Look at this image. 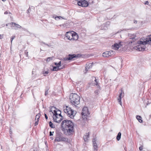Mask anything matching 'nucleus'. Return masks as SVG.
I'll use <instances>...</instances> for the list:
<instances>
[{"label": "nucleus", "mask_w": 151, "mask_h": 151, "mask_svg": "<svg viewBox=\"0 0 151 151\" xmlns=\"http://www.w3.org/2000/svg\"><path fill=\"white\" fill-rule=\"evenodd\" d=\"M74 124L69 120H65L63 121L61 124L62 130L65 134L70 135L73 132Z\"/></svg>", "instance_id": "nucleus-1"}, {"label": "nucleus", "mask_w": 151, "mask_h": 151, "mask_svg": "<svg viewBox=\"0 0 151 151\" xmlns=\"http://www.w3.org/2000/svg\"><path fill=\"white\" fill-rule=\"evenodd\" d=\"M139 44L134 47L135 50L137 51H141L145 50L147 44H151V35L147 36L146 38H141L140 40L137 42Z\"/></svg>", "instance_id": "nucleus-2"}, {"label": "nucleus", "mask_w": 151, "mask_h": 151, "mask_svg": "<svg viewBox=\"0 0 151 151\" xmlns=\"http://www.w3.org/2000/svg\"><path fill=\"white\" fill-rule=\"evenodd\" d=\"M70 99L72 104L75 106H76L80 103V97L76 94H71L70 96Z\"/></svg>", "instance_id": "nucleus-3"}, {"label": "nucleus", "mask_w": 151, "mask_h": 151, "mask_svg": "<svg viewBox=\"0 0 151 151\" xmlns=\"http://www.w3.org/2000/svg\"><path fill=\"white\" fill-rule=\"evenodd\" d=\"M63 111L70 118L73 119L75 116L76 112L74 111L71 109V108L68 106H64Z\"/></svg>", "instance_id": "nucleus-4"}, {"label": "nucleus", "mask_w": 151, "mask_h": 151, "mask_svg": "<svg viewBox=\"0 0 151 151\" xmlns=\"http://www.w3.org/2000/svg\"><path fill=\"white\" fill-rule=\"evenodd\" d=\"M55 141L57 142H68L69 141L68 138L63 137L60 134H57L55 139Z\"/></svg>", "instance_id": "nucleus-5"}, {"label": "nucleus", "mask_w": 151, "mask_h": 151, "mask_svg": "<svg viewBox=\"0 0 151 151\" xmlns=\"http://www.w3.org/2000/svg\"><path fill=\"white\" fill-rule=\"evenodd\" d=\"M89 113L88 109L87 107H84L82 109L81 114L82 118L84 119H87V116L89 115Z\"/></svg>", "instance_id": "nucleus-6"}, {"label": "nucleus", "mask_w": 151, "mask_h": 151, "mask_svg": "<svg viewBox=\"0 0 151 151\" xmlns=\"http://www.w3.org/2000/svg\"><path fill=\"white\" fill-rule=\"evenodd\" d=\"M79 54L76 55L74 54H69L68 57L64 58V60L66 61L67 60H71L74 58L79 57Z\"/></svg>", "instance_id": "nucleus-7"}, {"label": "nucleus", "mask_w": 151, "mask_h": 151, "mask_svg": "<svg viewBox=\"0 0 151 151\" xmlns=\"http://www.w3.org/2000/svg\"><path fill=\"white\" fill-rule=\"evenodd\" d=\"M115 54V52L114 51L110 50L109 51H106L103 53L102 56L105 57H108L111 56Z\"/></svg>", "instance_id": "nucleus-8"}, {"label": "nucleus", "mask_w": 151, "mask_h": 151, "mask_svg": "<svg viewBox=\"0 0 151 151\" xmlns=\"http://www.w3.org/2000/svg\"><path fill=\"white\" fill-rule=\"evenodd\" d=\"M78 5L82 7H86L88 6V2L86 0H81L79 2H77Z\"/></svg>", "instance_id": "nucleus-9"}, {"label": "nucleus", "mask_w": 151, "mask_h": 151, "mask_svg": "<svg viewBox=\"0 0 151 151\" xmlns=\"http://www.w3.org/2000/svg\"><path fill=\"white\" fill-rule=\"evenodd\" d=\"M123 43L121 42H119L118 43H116L112 45L113 49L115 50H117L119 48L121 47L122 46Z\"/></svg>", "instance_id": "nucleus-10"}, {"label": "nucleus", "mask_w": 151, "mask_h": 151, "mask_svg": "<svg viewBox=\"0 0 151 151\" xmlns=\"http://www.w3.org/2000/svg\"><path fill=\"white\" fill-rule=\"evenodd\" d=\"M10 24L11 26V27H12V26L13 27H14V29H15L17 30V28H20L22 27L19 25V24H17L14 22H11L10 23H8V24H6V26H7L8 25Z\"/></svg>", "instance_id": "nucleus-11"}, {"label": "nucleus", "mask_w": 151, "mask_h": 151, "mask_svg": "<svg viewBox=\"0 0 151 151\" xmlns=\"http://www.w3.org/2000/svg\"><path fill=\"white\" fill-rule=\"evenodd\" d=\"M96 138H94L92 140L93 151H97L98 150V147L96 142Z\"/></svg>", "instance_id": "nucleus-12"}, {"label": "nucleus", "mask_w": 151, "mask_h": 151, "mask_svg": "<svg viewBox=\"0 0 151 151\" xmlns=\"http://www.w3.org/2000/svg\"><path fill=\"white\" fill-rule=\"evenodd\" d=\"M73 31L68 32H66L65 35L67 39L69 40H71L72 39V35Z\"/></svg>", "instance_id": "nucleus-13"}, {"label": "nucleus", "mask_w": 151, "mask_h": 151, "mask_svg": "<svg viewBox=\"0 0 151 151\" xmlns=\"http://www.w3.org/2000/svg\"><path fill=\"white\" fill-rule=\"evenodd\" d=\"M54 121L57 123L60 122L62 119V117H59L57 115H53L52 116Z\"/></svg>", "instance_id": "nucleus-14"}, {"label": "nucleus", "mask_w": 151, "mask_h": 151, "mask_svg": "<svg viewBox=\"0 0 151 151\" xmlns=\"http://www.w3.org/2000/svg\"><path fill=\"white\" fill-rule=\"evenodd\" d=\"M124 96V93L123 91L121 90V92L118 98V101L119 104L122 106L121 98H123Z\"/></svg>", "instance_id": "nucleus-15"}, {"label": "nucleus", "mask_w": 151, "mask_h": 151, "mask_svg": "<svg viewBox=\"0 0 151 151\" xmlns=\"http://www.w3.org/2000/svg\"><path fill=\"white\" fill-rule=\"evenodd\" d=\"M129 38L130 39H132V41H130L129 42V43H132L133 42H134L136 40V36L135 35L129 34Z\"/></svg>", "instance_id": "nucleus-16"}, {"label": "nucleus", "mask_w": 151, "mask_h": 151, "mask_svg": "<svg viewBox=\"0 0 151 151\" xmlns=\"http://www.w3.org/2000/svg\"><path fill=\"white\" fill-rule=\"evenodd\" d=\"M72 39L71 40H76L78 39V36L76 32H73V33Z\"/></svg>", "instance_id": "nucleus-17"}, {"label": "nucleus", "mask_w": 151, "mask_h": 151, "mask_svg": "<svg viewBox=\"0 0 151 151\" xmlns=\"http://www.w3.org/2000/svg\"><path fill=\"white\" fill-rule=\"evenodd\" d=\"M62 69V68H60V66H54L53 67V69L51 70L52 71H58Z\"/></svg>", "instance_id": "nucleus-18"}, {"label": "nucleus", "mask_w": 151, "mask_h": 151, "mask_svg": "<svg viewBox=\"0 0 151 151\" xmlns=\"http://www.w3.org/2000/svg\"><path fill=\"white\" fill-rule=\"evenodd\" d=\"M100 28L101 30H106L107 29V26H106L105 24H103L100 27Z\"/></svg>", "instance_id": "nucleus-19"}, {"label": "nucleus", "mask_w": 151, "mask_h": 151, "mask_svg": "<svg viewBox=\"0 0 151 151\" xmlns=\"http://www.w3.org/2000/svg\"><path fill=\"white\" fill-rule=\"evenodd\" d=\"M89 134V133L88 132V134H86V135L84 136L83 139L85 141H87L88 140Z\"/></svg>", "instance_id": "nucleus-20"}, {"label": "nucleus", "mask_w": 151, "mask_h": 151, "mask_svg": "<svg viewBox=\"0 0 151 151\" xmlns=\"http://www.w3.org/2000/svg\"><path fill=\"white\" fill-rule=\"evenodd\" d=\"M92 80H94V81L96 83H95L96 85L98 86V87L99 89H100V87L98 84V82L97 81V80L96 79V78L94 77H92Z\"/></svg>", "instance_id": "nucleus-21"}, {"label": "nucleus", "mask_w": 151, "mask_h": 151, "mask_svg": "<svg viewBox=\"0 0 151 151\" xmlns=\"http://www.w3.org/2000/svg\"><path fill=\"white\" fill-rule=\"evenodd\" d=\"M136 118L139 122L142 123V118L140 116L138 115L137 116Z\"/></svg>", "instance_id": "nucleus-22"}, {"label": "nucleus", "mask_w": 151, "mask_h": 151, "mask_svg": "<svg viewBox=\"0 0 151 151\" xmlns=\"http://www.w3.org/2000/svg\"><path fill=\"white\" fill-rule=\"evenodd\" d=\"M55 19L56 20H58L59 19H65L62 17L56 16L55 17Z\"/></svg>", "instance_id": "nucleus-23"}, {"label": "nucleus", "mask_w": 151, "mask_h": 151, "mask_svg": "<svg viewBox=\"0 0 151 151\" xmlns=\"http://www.w3.org/2000/svg\"><path fill=\"white\" fill-rule=\"evenodd\" d=\"M121 133L120 132H119L116 137V139L117 140L119 141L121 137Z\"/></svg>", "instance_id": "nucleus-24"}, {"label": "nucleus", "mask_w": 151, "mask_h": 151, "mask_svg": "<svg viewBox=\"0 0 151 151\" xmlns=\"http://www.w3.org/2000/svg\"><path fill=\"white\" fill-rule=\"evenodd\" d=\"M49 124L50 126L52 128H55V126L51 122H49Z\"/></svg>", "instance_id": "nucleus-25"}, {"label": "nucleus", "mask_w": 151, "mask_h": 151, "mask_svg": "<svg viewBox=\"0 0 151 151\" xmlns=\"http://www.w3.org/2000/svg\"><path fill=\"white\" fill-rule=\"evenodd\" d=\"M100 93V91L99 89L96 90L94 91V93L96 95V96L98 95Z\"/></svg>", "instance_id": "nucleus-26"}, {"label": "nucleus", "mask_w": 151, "mask_h": 151, "mask_svg": "<svg viewBox=\"0 0 151 151\" xmlns=\"http://www.w3.org/2000/svg\"><path fill=\"white\" fill-rule=\"evenodd\" d=\"M42 73L43 74H44V76H46L49 73V72L48 71H46L45 70H43Z\"/></svg>", "instance_id": "nucleus-27"}, {"label": "nucleus", "mask_w": 151, "mask_h": 151, "mask_svg": "<svg viewBox=\"0 0 151 151\" xmlns=\"http://www.w3.org/2000/svg\"><path fill=\"white\" fill-rule=\"evenodd\" d=\"M144 103L145 105L146 104V105H145V107L146 106L148 105V104L149 103H148V101L147 99L145 100L144 101Z\"/></svg>", "instance_id": "nucleus-28"}, {"label": "nucleus", "mask_w": 151, "mask_h": 151, "mask_svg": "<svg viewBox=\"0 0 151 151\" xmlns=\"http://www.w3.org/2000/svg\"><path fill=\"white\" fill-rule=\"evenodd\" d=\"M40 114H37L35 116V120H36V119H37V120L39 121V119L40 117Z\"/></svg>", "instance_id": "nucleus-29"}, {"label": "nucleus", "mask_w": 151, "mask_h": 151, "mask_svg": "<svg viewBox=\"0 0 151 151\" xmlns=\"http://www.w3.org/2000/svg\"><path fill=\"white\" fill-rule=\"evenodd\" d=\"M53 57H48L46 59V61L47 62H49L50 61V60H52L53 59Z\"/></svg>", "instance_id": "nucleus-30"}, {"label": "nucleus", "mask_w": 151, "mask_h": 151, "mask_svg": "<svg viewBox=\"0 0 151 151\" xmlns=\"http://www.w3.org/2000/svg\"><path fill=\"white\" fill-rule=\"evenodd\" d=\"M55 65L57 66H60L61 64V62L60 61L58 63H55Z\"/></svg>", "instance_id": "nucleus-31"}, {"label": "nucleus", "mask_w": 151, "mask_h": 151, "mask_svg": "<svg viewBox=\"0 0 151 151\" xmlns=\"http://www.w3.org/2000/svg\"><path fill=\"white\" fill-rule=\"evenodd\" d=\"M92 63H90L88 64V65L86 66L88 67V69H89L92 67Z\"/></svg>", "instance_id": "nucleus-32"}, {"label": "nucleus", "mask_w": 151, "mask_h": 151, "mask_svg": "<svg viewBox=\"0 0 151 151\" xmlns=\"http://www.w3.org/2000/svg\"><path fill=\"white\" fill-rule=\"evenodd\" d=\"M14 38H15V36H12L11 37V44H12V41L13 40V39Z\"/></svg>", "instance_id": "nucleus-33"}, {"label": "nucleus", "mask_w": 151, "mask_h": 151, "mask_svg": "<svg viewBox=\"0 0 151 151\" xmlns=\"http://www.w3.org/2000/svg\"><path fill=\"white\" fill-rule=\"evenodd\" d=\"M52 113L53 114V115H55L58 114L57 113V111L55 110H54L53 111V112H52Z\"/></svg>", "instance_id": "nucleus-34"}, {"label": "nucleus", "mask_w": 151, "mask_h": 151, "mask_svg": "<svg viewBox=\"0 0 151 151\" xmlns=\"http://www.w3.org/2000/svg\"><path fill=\"white\" fill-rule=\"evenodd\" d=\"M56 115H57V116H58L59 117H60V118L62 117V119H63V116H61V114H60H60H56Z\"/></svg>", "instance_id": "nucleus-35"}, {"label": "nucleus", "mask_w": 151, "mask_h": 151, "mask_svg": "<svg viewBox=\"0 0 151 151\" xmlns=\"http://www.w3.org/2000/svg\"><path fill=\"white\" fill-rule=\"evenodd\" d=\"M105 24L108 27L110 24V22H107Z\"/></svg>", "instance_id": "nucleus-36"}, {"label": "nucleus", "mask_w": 151, "mask_h": 151, "mask_svg": "<svg viewBox=\"0 0 151 151\" xmlns=\"http://www.w3.org/2000/svg\"><path fill=\"white\" fill-rule=\"evenodd\" d=\"M85 68V72L84 71V72L86 73L88 71L89 69H88V67H87L86 66V67Z\"/></svg>", "instance_id": "nucleus-37"}, {"label": "nucleus", "mask_w": 151, "mask_h": 151, "mask_svg": "<svg viewBox=\"0 0 151 151\" xmlns=\"http://www.w3.org/2000/svg\"><path fill=\"white\" fill-rule=\"evenodd\" d=\"M48 93V90H47L45 91V96H46Z\"/></svg>", "instance_id": "nucleus-38"}, {"label": "nucleus", "mask_w": 151, "mask_h": 151, "mask_svg": "<svg viewBox=\"0 0 151 151\" xmlns=\"http://www.w3.org/2000/svg\"><path fill=\"white\" fill-rule=\"evenodd\" d=\"M25 54L26 55V56L27 57H28V52H27L26 51H25Z\"/></svg>", "instance_id": "nucleus-39"}, {"label": "nucleus", "mask_w": 151, "mask_h": 151, "mask_svg": "<svg viewBox=\"0 0 151 151\" xmlns=\"http://www.w3.org/2000/svg\"><path fill=\"white\" fill-rule=\"evenodd\" d=\"M9 133H10V135H12V130L11 128H10ZM11 136L10 135L11 137Z\"/></svg>", "instance_id": "nucleus-40"}, {"label": "nucleus", "mask_w": 151, "mask_h": 151, "mask_svg": "<svg viewBox=\"0 0 151 151\" xmlns=\"http://www.w3.org/2000/svg\"><path fill=\"white\" fill-rule=\"evenodd\" d=\"M30 11H31V9H30V8H29L27 11V13H29L30 12Z\"/></svg>", "instance_id": "nucleus-41"}, {"label": "nucleus", "mask_w": 151, "mask_h": 151, "mask_svg": "<svg viewBox=\"0 0 151 151\" xmlns=\"http://www.w3.org/2000/svg\"><path fill=\"white\" fill-rule=\"evenodd\" d=\"M4 35H0V39H2L3 38Z\"/></svg>", "instance_id": "nucleus-42"}, {"label": "nucleus", "mask_w": 151, "mask_h": 151, "mask_svg": "<svg viewBox=\"0 0 151 151\" xmlns=\"http://www.w3.org/2000/svg\"><path fill=\"white\" fill-rule=\"evenodd\" d=\"M38 121H39L37 120L35 122V126L36 125H37L38 124Z\"/></svg>", "instance_id": "nucleus-43"}, {"label": "nucleus", "mask_w": 151, "mask_h": 151, "mask_svg": "<svg viewBox=\"0 0 151 151\" xmlns=\"http://www.w3.org/2000/svg\"><path fill=\"white\" fill-rule=\"evenodd\" d=\"M60 26L61 27L62 26L63 27H65L66 26V25H65V24H60Z\"/></svg>", "instance_id": "nucleus-44"}, {"label": "nucleus", "mask_w": 151, "mask_h": 151, "mask_svg": "<svg viewBox=\"0 0 151 151\" xmlns=\"http://www.w3.org/2000/svg\"><path fill=\"white\" fill-rule=\"evenodd\" d=\"M143 149V147H139V149L140 150H142Z\"/></svg>", "instance_id": "nucleus-45"}, {"label": "nucleus", "mask_w": 151, "mask_h": 151, "mask_svg": "<svg viewBox=\"0 0 151 151\" xmlns=\"http://www.w3.org/2000/svg\"><path fill=\"white\" fill-rule=\"evenodd\" d=\"M45 119H47L48 118V117H47L46 114H45Z\"/></svg>", "instance_id": "nucleus-46"}, {"label": "nucleus", "mask_w": 151, "mask_h": 151, "mask_svg": "<svg viewBox=\"0 0 151 151\" xmlns=\"http://www.w3.org/2000/svg\"><path fill=\"white\" fill-rule=\"evenodd\" d=\"M52 135H53V134H52V132H51V131H50V136H52Z\"/></svg>", "instance_id": "nucleus-47"}, {"label": "nucleus", "mask_w": 151, "mask_h": 151, "mask_svg": "<svg viewBox=\"0 0 151 151\" xmlns=\"http://www.w3.org/2000/svg\"><path fill=\"white\" fill-rule=\"evenodd\" d=\"M149 4V2L148 1H146L145 4L148 5Z\"/></svg>", "instance_id": "nucleus-48"}, {"label": "nucleus", "mask_w": 151, "mask_h": 151, "mask_svg": "<svg viewBox=\"0 0 151 151\" xmlns=\"http://www.w3.org/2000/svg\"><path fill=\"white\" fill-rule=\"evenodd\" d=\"M8 14V12H7V11H6L4 12V14Z\"/></svg>", "instance_id": "nucleus-49"}, {"label": "nucleus", "mask_w": 151, "mask_h": 151, "mask_svg": "<svg viewBox=\"0 0 151 151\" xmlns=\"http://www.w3.org/2000/svg\"><path fill=\"white\" fill-rule=\"evenodd\" d=\"M56 16H55V15H52V17L53 18H54L55 19V17Z\"/></svg>", "instance_id": "nucleus-50"}, {"label": "nucleus", "mask_w": 151, "mask_h": 151, "mask_svg": "<svg viewBox=\"0 0 151 151\" xmlns=\"http://www.w3.org/2000/svg\"><path fill=\"white\" fill-rule=\"evenodd\" d=\"M134 23H137V21L136 20H134Z\"/></svg>", "instance_id": "nucleus-51"}, {"label": "nucleus", "mask_w": 151, "mask_h": 151, "mask_svg": "<svg viewBox=\"0 0 151 151\" xmlns=\"http://www.w3.org/2000/svg\"><path fill=\"white\" fill-rule=\"evenodd\" d=\"M2 1L4 2L6 0H1Z\"/></svg>", "instance_id": "nucleus-52"}, {"label": "nucleus", "mask_w": 151, "mask_h": 151, "mask_svg": "<svg viewBox=\"0 0 151 151\" xmlns=\"http://www.w3.org/2000/svg\"><path fill=\"white\" fill-rule=\"evenodd\" d=\"M149 79H151V75L150 76V78H149Z\"/></svg>", "instance_id": "nucleus-53"}, {"label": "nucleus", "mask_w": 151, "mask_h": 151, "mask_svg": "<svg viewBox=\"0 0 151 151\" xmlns=\"http://www.w3.org/2000/svg\"><path fill=\"white\" fill-rule=\"evenodd\" d=\"M51 139H53V137H51Z\"/></svg>", "instance_id": "nucleus-54"}, {"label": "nucleus", "mask_w": 151, "mask_h": 151, "mask_svg": "<svg viewBox=\"0 0 151 151\" xmlns=\"http://www.w3.org/2000/svg\"><path fill=\"white\" fill-rule=\"evenodd\" d=\"M37 151V150H34L33 151Z\"/></svg>", "instance_id": "nucleus-55"}]
</instances>
